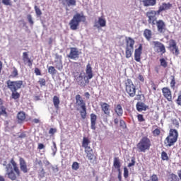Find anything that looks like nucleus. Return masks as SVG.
Segmentation results:
<instances>
[{
  "label": "nucleus",
  "instance_id": "1",
  "mask_svg": "<svg viewBox=\"0 0 181 181\" xmlns=\"http://www.w3.org/2000/svg\"><path fill=\"white\" fill-rule=\"evenodd\" d=\"M6 176L10 180L15 181L18 177L21 176V170L18 166V163L15 161V158H12L8 164L6 166Z\"/></svg>",
  "mask_w": 181,
  "mask_h": 181
},
{
  "label": "nucleus",
  "instance_id": "2",
  "mask_svg": "<svg viewBox=\"0 0 181 181\" xmlns=\"http://www.w3.org/2000/svg\"><path fill=\"white\" fill-rule=\"evenodd\" d=\"M86 76H83V74L81 73L76 78V82L79 86H81V87H86V86L90 83V80L94 77V74H93V67H91V64L90 63L86 65Z\"/></svg>",
  "mask_w": 181,
  "mask_h": 181
},
{
  "label": "nucleus",
  "instance_id": "3",
  "mask_svg": "<svg viewBox=\"0 0 181 181\" xmlns=\"http://www.w3.org/2000/svg\"><path fill=\"white\" fill-rule=\"evenodd\" d=\"M90 144H91L90 138L83 136L82 140V148H84L85 149L84 152L86 155V158L88 160H94V159H95V154H94L93 148L90 146Z\"/></svg>",
  "mask_w": 181,
  "mask_h": 181
},
{
  "label": "nucleus",
  "instance_id": "4",
  "mask_svg": "<svg viewBox=\"0 0 181 181\" xmlns=\"http://www.w3.org/2000/svg\"><path fill=\"white\" fill-rule=\"evenodd\" d=\"M81 22H86V17L78 13L75 14L69 23L71 30H77Z\"/></svg>",
  "mask_w": 181,
  "mask_h": 181
},
{
  "label": "nucleus",
  "instance_id": "5",
  "mask_svg": "<svg viewBox=\"0 0 181 181\" xmlns=\"http://www.w3.org/2000/svg\"><path fill=\"white\" fill-rule=\"evenodd\" d=\"M177 138H179V132L177 130H176V129H170L168 136L164 141L165 146H173V145L177 142Z\"/></svg>",
  "mask_w": 181,
  "mask_h": 181
},
{
  "label": "nucleus",
  "instance_id": "6",
  "mask_svg": "<svg viewBox=\"0 0 181 181\" xmlns=\"http://www.w3.org/2000/svg\"><path fill=\"white\" fill-rule=\"evenodd\" d=\"M151 146H152V143L151 142V139L147 136L142 137L136 144V147L139 152H146V151L151 149Z\"/></svg>",
  "mask_w": 181,
  "mask_h": 181
},
{
  "label": "nucleus",
  "instance_id": "7",
  "mask_svg": "<svg viewBox=\"0 0 181 181\" xmlns=\"http://www.w3.org/2000/svg\"><path fill=\"white\" fill-rule=\"evenodd\" d=\"M124 88L129 97L134 98L136 95V86H134L132 80L128 78L124 81Z\"/></svg>",
  "mask_w": 181,
  "mask_h": 181
},
{
  "label": "nucleus",
  "instance_id": "8",
  "mask_svg": "<svg viewBox=\"0 0 181 181\" xmlns=\"http://www.w3.org/2000/svg\"><path fill=\"white\" fill-rule=\"evenodd\" d=\"M7 87L10 89V91H18L21 90L23 86V81H6Z\"/></svg>",
  "mask_w": 181,
  "mask_h": 181
},
{
  "label": "nucleus",
  "instance_id": "9",
  "mask_svg": "<svg viewBox=\"0 0 181 181\" xmlns=\"http://www.w3.org/2000/svg\"><path fill=\"white\" fill-rule=\"evenodd\" d=\"M156 15H158V11L151 10L146 13V17L148 18V23H151L153 25H156Z\"/></svg>",
  "mask_w": 181,
  "mask_h": 181
},
{
  "label": "nucleus",
  "instance_id": "10",
  "mask_svg": "<svg viewBox=\"0 0 181 181\" xmlns=\"http://www.w3.org/2000/svg\"><path fill=\"white\" fill-rule=\"evenodd\" d=\"M168 49L173 54L177 56L179 54V47L176 44V41L175 40H170Z\"/></svg>",
  "mask_w": 181,
  "mask_h": 181
},
{
  "label": "nucleus",
  "instance_id": "11",
  "mask_svg": "<svg viewBox=\"0 0 181 181\" xmlns=\"http://www.w3.org/2000/svg\"><path fill=\"white\" fill-rule=\"evenodd\" d=\"M100 105L104 115H105L107 117H111V105L107 103L103 102L100 103Z\"/></svg>",
  "mask_w": 181,
  "mask_h": 181
},
{
  "label": "nucleus",
  "instance_id": "12",
  "mask_svg": "<svg viewBox=\"0 0 181 181\" xmlns=\"http://www.w3.org/2000/svg\"><path fill=\"white\" fill-rule=\"evenodd\" d=\"M161 91L164 98H165L168 103H173V99L172 98V90L170 88L168 87H164L161 89Z\"/></svg>",
  "mask_w": 181,
  "mask_h": 181
},
{
  "label": "nucleus",
  "instance_id": "13",
  "mask_svg": "<svg viewBox=\"0 0 181 181\" xmlns=\"http://www.w3.org/2000/svg\"><path fill=\"white\" fill-rule=\"evenodd\" d=\"M71 60H77L80 57V51L76 47H71L69 54L67 55Z\"/></svg>",
  "mask_w": 181,
  "mask_h": 181
},
{
  "label": "nucleus",
  "instance_id": "14",
  "mask_svg": "<svg viewBox=\"0 0 181 181\" xmlns=\"http://www.w3.org/2000/svg\"><path fill=\"white\" fill-rule=\"evenodd\" d=\"M23 62L24 64H27L28 67H32V66H33V59H31L29 57L28 52H23Z\"/></svg>",
  "mask_w": 181,
  "mask_h": 181
},
{
  "label": "nucleus",
  "instance_id": "15",
  "mask_svg": "<svg viewBox=\"0 0 181 181\" xmlns=\"http://www.w3.org/2000/svg\"><path fill=\"white\" fill-rule=\"evenodd\" d=\"M172 4L170 3H162V4L158 7V10H157L158 15H160L161 12H166V11H169V9H172Z\"/></svg>",
  "mask_w": 181,
  "mask_h": 181
},
{
  "label": "nucleus",
  "instance_id": "16",
  "mask_svg": "<svg viewBox=\"0 0 181 181\" xmlns=\"http://www.w3.org/2000/svg\"><path fill=\"white\" fill-rule=\"evenodd\" d=\"M153 44L154 45V48L157 49L158 52H160L162 54L166 53V48L162 42L159 41H153Z\"/></svg>",
  "mask_w": 181,
  "mask_h": 181
},
{
  "label": "nucleus",
  "instance_id": "17",
  "mask_svg": "<svg viewBox=\"0 0 181 181\" xmlns=\"http://www.w3.org/2000/svg\"><path fill=\"white\" fill-rule=\"evenodd\" d=\"M157 30L159 33H163L166 29V24L163 20L156 21Z\"/></svg>",
  "mask_w": 181,
  "mask_h": 181
},
{
  "label": "nucleus",
  "instance_id": "18",
  "mask_svg": "<svg viewBox=\"0 0 181 181\" xmlns=\"http://www.w3.org/2000/svg\"><path fill=\"white\" fill-rule=\"evenodd\" d=\"M55 67L57 70H62L63 69V63L62 62V55L59 54H55Z\"/></svg>",
  "mask_w": 181,
  "mask_h": 181
},
{
  "label": "nucleus",
  "instance_id": "19",
  "mask_svg": "<svg viewBox=\"0 0 181 181\" xmlns=\"http://www.w3.org/2000/svg\"><path fill=\"white\" fill-rule=\"evenodd\" d=\"M142 54V44L139 45L138 49L134 52V60L138 63L141 62V55Z\"/></svg>",
  "mask_w": 181,
  "mask_h": 181
},
{
  "label": "nucleus",
  "instance_id": "20",
  "mask_svg": "<svg viewBox=\"0 0 181 181\" xmlns=\"http://www.w3.org/2000/svg\"><path fill=\"white\" fill-rule=\"evenodd\" d=\"M75 98H76L77 105L78 107H81L82 110H85V108L86 107V102H84V100L81 98V95H76Z\"/></svg>",
  "mask_w": 181,
  "mask_h": 181
},
{
  "label": "nucleus",
  "instance_id": "21",
  "mask_svg": "<svg viewBox=\"0 0 181 181\" xmlns=\"http://www.w3.org/2000/svg\"><path fill=\"white\" fill-rule=\"evenodd\" d=\"M136 108L139 112H142V111H146L149 109V106L145 105L142 102H138L136 105Z\"/></svg>",
  "mask_w": 181,
  "mask_h": 181
},
{
  "label": "nucleus",
  "instance_id": "22",
  "mask_svg": "<svg viewBox=\"0 0 181 181\" xmlns=\"http://www.w3.org/2000/svg\"><path fill=\"white\" fill-rule=\"evenodd\" d=\"M20 162V169L23 173H28V165H26V161L23 158L20 157L19 158Z\"/></svg>",
  "mask_w": 181,
  "mask_h": 181
},
{
  "label": "nucleus",
  "instance_id": "23",
  "mask_svg": "<svg viewBox=\"0 0 181 181\" xmlns=\"http://www.w3.org/2000/svg\"><path fill=\"white\" fill-rule=\"evenodd\" d=\"M107 25V21L105 19L100 17L98 18V22L95 23L94 28H97V29H100V28H104Z\"/></svg>",
  "mask_w": 181,
  "mask_h": 181
},
{
  "label": "nucleus",
  "instance_id": "24",
  "mask_svg": "<svg viewBox=\"0 0 181 181\" xmlns=\"http://www.w3.org/2000/svg\"><path fill=\"white\" fill-rule=\"evenodd\" d=\"M114 111L117 117H122L124 114V109L121 104H117L115 105Z\"/></svg>",
  "mask_w": 181,
  "mask_h": 181
},
{
  "label": "nucleus",
  "instance_id": "25",
  "mask_svg": "<svg viewBox=\"0 0 181 181\" xmlns=\"http://www.w3.org/2000/svg\"><path fill=\"white\" fill-rule=\"evenodd\" d=\"M97 124V115L94 113L90 114V128L93 131H95L96 129V125Z\"/></svg>",
  "mask_w": 181,
  "mask_h": 181
},
{
  "label": "nucleus",
  "instance_id": "26",
  "mask_svg": "<svg viewBox=\"0 0 181 181\" xmlns=\"http://www.w3.org/2000/svg\"><path fill=\"white\" fill-rule=\"evenodd\" d=\"M126 48L127 49H134V45H135V40L131 37H126Z\"/></svg>",
  "mask_w": 181,
  "mask_h": 181
},
{
  "label": "nucleus",
  "instance_id": "27",
  "mask_svg": "<svg viewBox=\"0 0 181 181\" xmlns=\"http://www.w3.org/2000/svg\"><path fill=\"white\" fill-rule=\"evenodd\" d=\"M62 5L64 6H76L77 0H62Z\"/></svg>",
  "mask_w": 181,
  "mask_h": 181
},
{
  "label": "nucleus",
  "instance_id": "28",
  "mask_svg": "<svg viewBox=\"0 0 181 181\" xmlns=\"http://www.w3.org/2000/svg\"><path fill=\"white\" fill-rule=\"evenodd\" d=\"M17 119L20 124L23 122V121L26 119V114L25 112H19L17 115Z\"/></svg>",
  "mask_w": 181,
  "mask_h": 181
},
{
  "label": "nucleus",
  "instance_id": "29",
  "mask_svg": "<svg viewBox=\"0 0 181 181\" xmlns=\"http://www.w3.org/2000/svg\"><path fill=\"white\" fill-rule=\"evenodd\" d=\"M144 6H155L156 5V0H143Z\"/></svg>",
  "mask_w": 181,
  "mask_h": 181
},
{
  "label": "nucleus",
  "instance_id": "30",
  "mask_svg": "<svg viewBox=\"0 0 181 181\" xmlns=\"http://www.w3.org/2000/svg\"><path fill=\"white\" fill-rule=\"evenodd\" d=\"M144 36L149 42L152 39V30L149 29H145L144 31Z\"/></svg>",
  "mask_w": 181,
  "mask_h": 181
},
{
  "label": "nucleus",
  "instance_id": "31",
  "mask_svg": "<svg viewBox=\"0 0 181 181\" xmlns=\"http://www.w3.org/2000/svg\"><path fill=\"white\" fill-rule=\"evenodd\" d=\"M52 101L54 108L59 110V105H60V99L59 98V97L57 95H54L52 98Z\"/></svg>",
  "mask_w": 181,
  "mask_h": 181
},
{
  "label": "nucleus",
  "instance_id": "32",
  "mask_svg": "<svg viewBox=\"0 0 181 181\" xmlns=\"http://www.w3.org/2000/svg\"><path fill=\"white\" fill-rule=\"evenodd\" d=\"M9 78H18L19 77V72L16 67H13V71L11 72V75L8 76Z\"/></svg>",
  "mask_w": 181,
  "mask_h": 181
},
{
  "label": "nucleus",
  "instance_id": "33",
  "mask_svg": "<svg viewBox=\"0 0 181 181\" xmlns=\"http://www.w3.org/2000/svg\"><path fill=\"white\" fill-rule=\"evenodd\" d=\"M11 98L13 100H19L21 98V93L18 92V90H11Z\"/></svg>",
  "mask_w": 181,
  "mask_h": 181
},
{
  "label": "nucleus",
  "instance_id": "34",
  "mask_svg": "<svg viewBox=\"0 0 181 181\" xmlns=\"http://www.w3.org/2000/svg\"><path fill=\"white\" fill-rule=\"evenodd\" d=\"M155 127H156V129L152 131V134H153V136L156 138V137L159 136V135H160V128L158 127V126L153 127V128H155Z\"/></svg>",
  "mask_w": 181,
  "mask_h": 181
},
{
  "label": "nucleus",
  "instance_id": "35",
  "mask_svg": "<svg viewBox=\"0 0 181 181\" xmlns=\"http://www.w3.org/2000/svg\"><path fill=\"white\" fill-rule=\"evenodd\" d=\"M113 166L115 169H119L121 168V162L119 161V158L115 157L113 160Z\"/></svg>",
  "mask_w": 181,
  "mask_h": 181
},
{
  "label": "nucleus",
  "instance_id": "36",
  "mask_svg": "<svg viewBox=\"0 0 181 181\" xmlns=\"http://www.w3.org/2000/svg\"><path fill=\"white\" fill-rule=\"evenodd\" d=\"M170 88L173 89V90H175V87H176V78L175 77V75H171L170 76Z\"/></svg>",
  "mask_w": 181,
  "mask_h": 181
},
{
  "label": "nucleus",
  "instance_id": "37",
  "mask_svg": "<svg viewBox=\"0 0 181 181\" xmlns=\"http://www.w3.org/2000/svg\"><path fill=\"white\" fill-rule=\"evenodd\" d=\"M134 53V48H126V58L129 59Z\"/></svg>",
  "mask_w": 181,
  "mask_h": 181
},
{
  "label": "nucleus",
  "instance_id": "38",
  "mask_svg": "<svg viewBox=\"0 0 181 181\" xmlns=\"http://www.w3.org/2000/svg\"><path fill=\"white\" fill-rule=\"evenodd\" d=\"M161 159L162 160H166V162L169 160V156H168L166 151H163L161 152Z\"/></svg>",
  "mask_w": 181,
  "mask_h": 181
},
{
  "label": "nucleus",
  "instance_id": "39",
  "mask_svg": "<svg viewBox=\"0 0 181 181\" xmlns=\"http://www.w3.org/2000/svg\"><path fill=\"white\" fill-rule=\"evenodd\" d=\"M48 73H49V74H52V76H54V74L57 73V70H56L54 66H50L48 67Z\"/></svg>",
  "mask_w": 181,
  "mask_h": 181
},
{
  "label": "nucleus",
  "instance_id": "40",
  "mask_svg": "<svg viewBox=\"0 0 181 181\" xmlns=\"http://www.w3.org/2000/svg\"><path fill=\"white\" fill-rule=\"evenodd\" d=\"M0 115L8 117V112H6V107H5L4 106L0 107Z\"/></svg>",
  "mask_w": 181,
  "mask_h": 181
},
{
  "label": "nucleus",
  "instance_id": "41",
  "mask_svg": "<svg viewBox=\"0 0 181 181\" xmlns=\"http://www.w3.org/2000/svg\"><path fill=\"white\" fill-rule=\"evenodd\" d=\"M80 114L82 119H86V117H87V107L82 109V110L80 111Z\"/></svg>",
  "mask_w": 181,
  "mask_h": 181
},
{
  "label": "nucleus",
  "instance_id": "42",
  "mask_svg": "<svg viewBox=\"0 0 181 181\" xmlns=\"http://www.w3.org/2000/svg\"><path fill=\"white\" fill-rule=\"evenodd\" d=\"M160 66H162V67H163L164 69H166V67H168V62H166L164 58L160 59Z\"/></svg>",
  "mask_w": 181,
  "mask_h": 181
},
{
  "label": "nucleus",
  "instance_id": "43",
  "mask_svg": "<svg viewBox=\"0 0 181 181\" xmlns=\"http://www.w3.org/2000/svg\"><path fill=\"white\" fill-rule=\"evenodd\" d=\"M169 180H170V181H179V178L177 177V175H176L174 173H172L170 175Z\"/></svg>",
  "mask_w": 181,
  "mask_h": 181
},
{
  "label": "nucleus",
  "instance_id": "44",
  "mask_svg": "<svg viewBox=\"0 0 181 181\" xmlns=\"http://www.w3.org/2000/svg\"><path fill=\"white\" fill-rule=\"evenodd\" d=\"M142 98H145V95H144V94H137L136 95V97L134 98V100H137V101H141L142 100Z\"/></svg>",
  "mask_w": 181,
  "mask_h": 181
},
{
  "label": "nucleus",
  "instance_id": "45",
  "mask_svg": "<svg viewBox=\"0 0 181 181\" xmlns=\"http://www.w3.org/2000/svg\"><path fill=\"white\" fill-rule=\"evenodd\" d=\"M177 105L181 107V91L179 93L177 100H175Z\"/></svg>",
  "mask_w": 181,
  "mask_h": 181
},
{
  "label": "nucleus",
  "instance_id": "46",
  "mask_svg": "<svg viewBox=\"0 0 181 181\" xmlns=\"http://www.w3.org/2000/svg\"><path fill=\"white\" fill-rule=\"evenodd\" d=\"M38 83H39L40 87H43V86H46V79L41 78L39 79Z\"/></svg>",
  "mask_w": 181,
  "mask_h": 181
},
{
  "label": "nucleus",
  "instance_id": "47",
  "mask_svg": "<svg viewBox=\"0 0 181 181\" xmlns=\"http://www.w3.org/2000/svg\"><path fill=\"white\" fill-rule=\"evenodd\" d=\"M124 179H128V177L129 176V171H128V168L127 167L124 168Z\"/></svg>",
  "mask_w": 181,
  "mask_h": 181
},
{
  "label": "nucleus",
  "instance_id": "48",
  "mask_svg": "<svg viewBox=\"0 0 181 181\" xmlns=\"http://www.w3.org/2000/svg\"><path fill=\"white\" fill-rule=\"evenodd\" d=\"M79 168H80V165H79L78 163L74 162L72 164V169L74 170H78Z\"/></svg>",
  "mask_w": 181,
  "mask_h": 181
},
{
  "label": "nucleus",
  "instance_id": "49",
  "mask_svg": "<svg viewBox=\"0 0 181 181\" xmlns=\"http://www.w3.org/2000/svg\"><path fill=\"white\" fill-rule=\"evenodd\" d=\"M2 4L6 6H12V1L11 0H2Z\"/></svg>",
  "mask_w": 181,
  "mask_h": 181
},
{
  "label": "nucleus",
  "instance_id": "50",
  "mask_svg": "<svg viewBox=\"0 0 181 181\" xmlns=\"http://www.w3.org/2000/svg\"><path fill=\"white\" fill-rule=\"evenodd\" d=\"M34 9L37 16H40L42 15V11L40 10V8H39V7H37V6H35Z\"/></svg>",
  "mask_w": 181,
  "mask_h": 181
},
{
  "label": "nucleus",
  "instance_id": "51",
  "mask_svg": "<svg viewBox=\"0 0 181 181\" xmlns=\"http://www.w3.org/2000/svg\"><path fill=\"white\" fill-rule=\"evenodd\" d=\"M173 124L174 125L175 128H176L177 129H179V127H180V125L179 124V121H177V119H173Z\"/></svg>",
  "mask_w": 181,
  "mask_h": 181
},
{
  "label": "nucleus",
  "instance_id": "52",
  "mask_svg": "<svg viewBox=\"0 0 181 181\" xmlns=\"http://www.w3.org/2000/svg\"><path fill=\"white\" fill-rule=\"evenodd\" d=\"M137 119L139 122H144L145 121V118H144V115L139 114L137 115Z\"/></svg>",
  "mask_w": 181,
  "mask_h": 181
},
{
  "label": "nucleus",
  "instance_id": "53",
  "mask_svg": "<svg viewBox=\"0 0 181 181\" xmlns=\"http://www.w3.org/2000/svg\"><path fill=\"white\" fill-rule=\"evenodd\" d=\"M57 132V129L56 128H51L49 130V134L50 135H54Z\"/></svg>",
  "mask_w": 181,
  "mask_h": 181
},
{
  "label": "nucleus",
  "instance_id": "54",
  "mask_svg": "<svg viewBox=\"0 0 181 181\" xmlns=\"http://www.w3.org/2000/svg\"><path fill=\"white\" fill-rule=\"evenodd\" d=\"M150 86H151V88L153 89V91L156 90L157 86H156V84H155V82L151 81L150 82Z\"/></svg>",
  "mask_w": 181,
  "mask_h": 181
},
{
  "label": "nucleus",
  "instance_id": "55",
  "mask_svg": "<svg viewBox=\"0 0 181 181\" xmlns=\"http://www.w3.org/2000/svg\"><path fill=\"white\" fill-rule=\"evenodd\" d=\"M151 181H159V180L158 179V175H156V174H153V175L151 177Z\"/></svg>",
  "mask_w": 181,
  "mask_h": 181
},
{
  "label": "nucleus",
  "instance_id": "56",
  "mask_svg": "<svg viewBox=\"0 0 181 181\" xmlns=\"http://www.w3.org/2000/svg\"><path fill=\"white\" fill-rule=\"evenodd\" d=\"M119 125H120V127H122V128H126L127 127V124H125V122L122 119H120Z\"/></svg>",
  "mask_w": 181,
  "mask_h": 181
},
{
  "label": "nucleus",
  "instance_id": "57",
  "mask_svg": "<svg viewBox=\"0 0 181 181\" xmlns=\"http://www.w3.org/2000/svg\"><path fill=\"white\" fill-rule=\"evenodd\" d=\"M28 21L30 25H33V20H32V16L30 14L27 16Z\"/></svg>",
  "mask_w": 181,
  "mask_h": 181
},
{
  "label": "nucleus",
  "instance_id": "58",
  "mask_svg": "<svg viewBox=\"0 0 181 181\" xmlns=\"http://www.w3.org/2000/svg\"><path fill=\"white\" fill-rule=\"evenodd\" d=\"M35 73L36 76H42V72L40 71V69H39V68L35 69Z\"/></svg>",
  "mask_w": 181,
  "mask_h": 181
},
{
  "label": "nucleus",
  "instance_id": "59",
  "mask_svg": "<svg viewBox=\"0 0 181 181\" xmlns=\"http://www.w3.org/2000/svg\"><path fill=\"white\" fill-rule=\"evenodd\" d=\"M45 175H46V173L45 172V169L42 168L39 173V176H40L41 177H43Z\"/></svg>",
  "mask_w": 181,
  "mask_h": 181
},
{
  "label": "nucleus",
  "instance_id": "60",
  "mask_svg": "<svg viewBox=\"0 0 181 181\" xmlns=\"http://www.w3.org/2000/svg\"><path fill=\"white\" fill-rule=\"evenodd\" d=\"M37 149H40V150L45 149V144L42 143L38 144Z\"/></svg>",
  "mask_w": 181,
  "mask_h": 181
},
{
  "label": "nucleus",
  "instance_id": "61",
  "mask_svg": "<svg viewBox=\"0 0 181 181\" xmlns=\"http://www.w3.org/2000/svg\"><path fill=\"white\" fill-rule=\"evenodd\" d=\"M138 79L140 81H142V83H144V81H145V78H144V76L141 74L139 75L138 76Z\"/></svg>",
  "mask_w": 181,
  "mask_h": 181
},
{
  "label": "nucleus",
  "instance_id": "62",
  "mask_svg": "<svg viewBox=\"0 0 181 181\" xmlns=\"http://www.w3.org/2000/svg\"><path fill=\"white\" fill-rule=\"evenodd\" d=\"M135 165V160H132V163H129L128 164V168H131L132 166H134Z\"/></svg>",
  "mask_w": 181,
  "mask_h": 181
},
{
  "label": "nucleus",
  "instance_id": "63",
  "mask_svg": "<svg viewBox=\"0 0 181 181\" xmlns=\"http://www.w3.org/2000/svg\"><path fill=\"white\" fill-rule=\"evenodd\" d=\"M84 95L88 100L90 99V93L86 92L84 93Z\"/></svg>",
  "mask_w": 181,
  "mask_h": 181
},
{
  "label": "nucleus",
  "instance_id": "64",
  "mask_svg": "<svg viewBox=\"0 0 181 181\" xmlns=\"http://www.w3.org/2000/svg\"><path fill=\"white\" fill-rule=\"evenodd\" d=\"M53 44V38L49 37L48 41V45H52Z\"/></svg>",
  "mask_w": 181,
  "mask_h": 181
}]
</instances>
